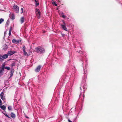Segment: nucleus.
<instances>
[{"mask_svg": "<svg viewBox=\"0 0 122 122\" xmlns=\"http://www.w3.org/2000/svg\"><path fill=\"white\" fill-rule=\"evenodd\" d=\"M36 5V6H38L39 5V3L38 2H36L35 3Z\"/></svg>", "mask_w": 122, "mask_h": 122, "instance_id": "26", "label": "nucleus"}, {"mask_svg": "<svg viewBox=\"0 0 122 122\" xmlns=\"http://www.w3.org/2000/svg\"><path fill=\"white\" fill-rule=\"evenodd\" d=\"M2 104V101L0 98V105H1Z\"/></svg>", "mask_w": 122, "mask_h": 122, "instance_id": "30", "label": "nucleus"}, {"mask_svg": "<svg viewBox=\"0 0 122 122\" xmlns=\"http://www.w3.org/2000/svg\"><path fill=\"white\" fill-rule=\"evenodd\" d=\"M8 118H10V117L9 116V115H8L7 116Z\"/></svg>", "mask_w": 122, "mask_h": 122, "instance_id": "32", "label": "nucleus"}, {"mask_svg": "<svg viewBox=\"0 0 122 122\" xmlns=\"http://www.w3.org/2000/svg\"><path fill=\"white\" fill-rule=\"evenodd\" d=\"M21 41L20 40H16V43H19Z\"/></svg>", "mask_w": 122, "mask_h": 122, "instance_id": "25", "label": "nucleus"}, {"mask_svg": "<svg viewBox=\"0 0 122 122\" xmlns=\"http://www.w3.org/2000/svg\"><path fill=\"white\" fill-rule=\"evenodd\" d=\"M24 18L23 17H22L20 19L21 24L23 23L24 21Z\"/></svg>", "mask_w": 122, "mask_h": 122, "instance_id": "10", "label": "nucleus"}, {"mask_svg": "<svg viewBox=\"0 0 122 122\" xmlns=\"http://www.w3.org/2000/svg\"><path fill=\"white\" fill-rule=\"evenodd\" d=\"M59 13L60 15L63 18H65L66 17V16L64 15V13L62 12H60Z\"/></svg>", "mask_w": 122, "mask_h": 122, "instance_id": "9", "label": "nucleus"}, {"mask_svg": "<svg viewBox=\"0 0 122 122\" xmlns=\"http://www.w3.org/2000/svg\"><path fill=\"white\" fill-rule=\"evenodd\" d=\"M35 51L39 54H43L45 52V50L42 47L40 46L35 48Z\"/></svg>", "mask_w": 122, "mask_h": 122, "instance_id": "1", "label": "nucleus"}, {"mask_svg": "<svg viewBox=\"0 0 122 122\" xmlns=\"http://www.w3.org/2000/svg\"><path fill=\"white\" fill-rule=\"evenodd\" d=\"M11 19L12 20H14L15 18V16L14 14H12L11 17Z\"/></svg>", "mask_w": 122, "mask_h": 122, "instance_id": "15", "label": "nucleus"}, {"mask_svg": "<svg viewBox=\"0 0 122 122\" xmlns=\"http://www.w3.org/2000/svg\"><path fill=\"white\" fill-rule=\"evenodd\" d=\"M36 15L38 18H40L41 17V12L39 10L36 9Z\"/></svg>", "mask_w": 122, "mask_h": 122, "instance_id": "3", "label": "nucleus"}, {"mask_svg": "<svg viewBox=\"0 0 122 122\" xmlns=\"http://www.w3.org/2000/svg\"><path fill=\"white\" fill-rule=\"evenodd\" d=\"M81 52H82V51H79V52L80 53H81Z\"/></svg>", "mask_w": 122, "mask_h": 122, "instance_id": "34", "label": "nucleus"}, {"mask_svg": "<svg viewBox=\"0 0 122 122\" xmlns=\"http://www.w3.org/2000/svg\"><path fill=\"white\" fill-rule=\"evenodd\" d=\"M4 68L0 69V77L3 74V73L4 71Z\"/></svg>", "mask_w": 122, "mask_h": 122, "instance_id": "8", "label": "nucleus"}, {"mask_svg": "<svg viewBox=\"0 0 122 122\" xmlns=\"http://www.w3.org/2000/svg\"><path fill=\"white\" fill-rule=\"evenodd\" d=\"M15 65V63H13L11 65V66L12 67L13 66H14Z\"/></svg>", "mask_w": 122, "mask_h": 122, "instance_id": "29", "label": "nucleus"}, {"mask_svg": "<svg viewBox=\"0 0 122 122\" xmlns=\"http://www.w3.org/2000/svg\"><path fill=\"white\" fill-rule=\"evenodd\" d=\"M14 72V70L13 69H12L11 70V74H10V76H12L13 75V73Z\"/></svg>", "mask_w": 122, "mask_h": 122, "instance_id": "14", "label": "nucleus"}, {"mask_svg": "<svg viewBox=\"0 0 122 122\" xmlns=\"http://www.w3.org/2000/svg\"><path fill=\"white\" fill-rule=\"evenodd\" d=\"M7 23H6V24L7 25Z\"/></svg>", "mask_w": 122, "mask_h": 122, "instance_id": "39", "label": "nucleus"}, {"mask_svg": "<svg viewBox=\"0 0 122 122\" xmlns=\"http://www.w3.org/2000/svg\"><path fill=\"white\" fill-rule=\"evenodd\" d=\"M8 56V55L7 54H5L2 56L0 54V61H3L4 59L7 58Z\"/></svg>", "mask_w": 122, "mask_h": 122, "instance_id": "2", "label": "nucleus"}, {"mask_svg": "<svg viewBox=\"0 0 122 122\" xmlns=\"http://www.w3.org/2000/svg\"><path fill=\"white\" fill-rule=\"evenodd\" d=\"M11 27H10V29H9V36H10L11 35Z\"/></svg>", "mask_w": 122, "mask_h": 122, "instance_id": "17", "label": "nucleus"}, {"mask_svg": "<svg viewBox=\"0 0 122 122\" xmlns=\"http://www.w3.org/2000/svg\"><path fill=\"white\" fill-rule=\"evenodd\" d=\"M15 53V52L14 51H8V54L10 56L13 55Z\"/></svg>", "mask_w": 122, "mask_h": 122, "instance_id": "7", "label": "nucleus"}, {"mask_svg": "<svg viewBox=\"0 0 122 122\" xmlns=\"http://www.w3.org/2000/svg\"><path fill=\"white\" fill-rule=\"evenodd\" d=\"M4 21V20L2 18H1L0 19V24H1L2 22Z\"/></svg>", "mask_w": 122, "mask_h": 122, "instance_id": "20", "label": "nucleus"}, {"mask_svg": "<svg viewBox=\"0 0 122 122\" xmlns=\"http://www.w3.org/2000/svg\"><path fill=\"white\" fill-rule=\"evenodd\" d=\"M8 110H12V107L10 106H9L8 107Z\"/></svg>", "mask_w": 122, "mask_h": 122, "instance_id": "18", "label": "nucleus"}, {"mask_svg": "<svg viewBox=\"0 0 122 122\" xmlns=\"http://www.w3.org/2000/svg\"><path fill=\"white\" fill-rule=\"evenodd\" d=\"M0 108L4 110H5L6 109V107L4 105L1 106V105H0Z\"/></svg>", "mask_w": 122, "mask_h": 122, "instance_id": "12", "label": "nucleus"}, {"mask_svg": "<svg viewBox=\"0 0 122 122\" xmlns=\"http://www.w3.org/2000/svg\"><path fill=\"white\" fill-rule=\"evenodd\" d=\"M52 4L56 6L57 5L56 4V2L55 1H53L52 2Z\"/></svg>", "mask_w": 122, "mask_h": 122, "instance_id": "19", "label": "nucleus"}, {"mask_svg": "<svg viewBox=\"0 0 122 122\" xmlns=\"http://www.w3.org/2000/svg\"><path fill=\"white\" fill-rule=\"evenodd\" d=\"M35 1L36 2H37V1L36 0H35Z\"/></svg>", "mask_w": 122, "mask_h": 122, "instance_id": "35", "label": "nucleus"}, {"mask_svg": "<svg viewBox=\"0 0 122 122\" xmlns=\"http://www.w3.org/2000/svg\"><path fill=\"white\" fill-rule=\"evenodd\" d=\"M3 113L5 116H6V117L8 115L6 114L5 113Z\"/></svg>", "mask_w": 122, "mask_h": 122, "instance_id": "31", "label": "nucleus"}, {"mask_svg": "<svg viewBox=\"0 0 122 122\" xmlns=\"http://www.w3.org/2000/svg\"><path fill=\"white\" fill-rule=\"evenodd\" d=\"M68 121L69 122H72L71 121V120H70L69 119H68Z\"/></svg>", "mask_w": 122, "mask_h": 122, "instance_id": "33", "label": "nucleus"}, {"mask_svg": "<svg viewBox=\"0 0 122 122\" xmlns=\"http://www.w3.org/2000/svg\"><path fill=\"white\" fill-rule=\"evenodd\" d=\"M14 9L15 10L16 13H18L19 12V8L18 6L16 5H15L13 7Z\"/></svg>", "mask_w": 122, "mask_h": 122, "instance_id": "4", "label": "nucleus"}, {"mask_svg": "<svg viewBox=\"0 0 122 122\" xmlns=\"http://www.w3.org/2000/svg\"><path fill=\"white\" fill-rule=\"evenodd\" d=\"M83 97H84V94H83Z\"/></svg>", "mask_w": 122, "mask_h": 122, "instance_id": "37", "label": "nucleus"}, {"mask_svg": "<svg viewBox=\"0 0 122 122\" xmlns=\"http://www.w3.org/2000/svg\"><path fill=\"white\" fill-rule=\"evenodd\" d=\"M5 68L7 69L8 70H10V68L9 67L6 66L5 67Z\"/></svg>", "mask_w": 122, "mask_h": 122, "instance_id": "22", "label": "nucleus"}, {"mask_svg": "<svg viewBox=\"0 0 122 122\" xmlns=\"http://www.w3.org/2000/svg\"><path fill=\"white\" fill-rule=\"evenodd\" d=\"M8 47L6 45H5L3 46V50H6L7 49Z\"/></svg>", "mask_w": 122, "mask_h": 122, "instance_id": "13", "label": "nucleus"}, {"mask_svg": "<svg viewBox=\"0 0 122 122\" xmlns=\"http://www.w3.org/2000/svg\"><path fill=\"white\" fill-rule=\"evenodd\" d=\"M11 117L13 118H15V115L12 112L11 113Z\"/></svg>", "mask_w": 122, "mask_h": 122, "instance_id": "11", "label": "nucleus"}, {"mask_svg": "<svg viewBox=\"0 0 122 122\" xmlns=\"http://www.w3.org/2000/svg\"><path fill=\"white\" fill-rule=\"evenodd\" d=\"M80 89H81V87H80Z\"/></svg>", "mask_w": 122, "mask_h": 122, "instance_id": "38", "label": "nucleus"}, {"mask_svg": "<svg viewBox=\"0 0 122 122\" xmlns=\"http://www.w3.org/2000/svg\"><path fill=\"white\" fill-rule=\"evenodd\" d=\"M4 95V93L3 92H2L0 94V97H2Z\"/></svg>", "mask_w": 122, "mask_h": 122, "instance_id": "21", "label": "nucleus"}, {"mask_svg": "<svg viewBox=\"0 0 122 122\" xmlns=\"http://www.w3.org/2000/svg\"><path fill=\"white\" fill-rule=\"evenodd\" d=\"M24 48L25 49V46H24L23 47V49Z\"/></svg>", "mask_w": 122, "mask_h": 122, "instance_id": "36", "label": "nucleus"}, {"mask_svg": "<svg viewBox=\"0 0 122 122\" xmlns=\"http://www.w3.org/2000/svg\"><path fill=\"white\" fill-rule=\"evenodd\" d=\"M62 22L63 23V24L62 25H61V26L62 27V28L64 30L67 31V29L65 25V23L64 22V20L62 21Z\"/></svg>", "mask_w": 122, "mask_h": 122, "instance_id": "5", "label": "nucleus"}, {"mask_svg": "<svg viewBox=\"0 0 122 122\" xmlns=\"http://www.w3.org/2000/svg\"><path fill=\"white\" fill-rule=\"evenodd\" d=\"M21 12H20L21 14H22L23 12V8H21Z\"/></svg>", "mask_w": 122, "mask_h": 122, "instance_id": "24", "label": "nucleus"}, {"mask_svg": "<svg viewBox=\"0 0 122 122\" xmlns=\"http://www.w3.org/2000/svg\"><path fill=\"white\" fill-rule=\"evenodd\" d=\"M12 42L13 43H16V40L15 39H14L12 40Z\"/></svg>", "mask_w": 122, "mask_h": 122, "instance_id": "23", "label": "nucleus"}, {"mask_svg": "<svg viewBox=\"0 0 122 122\" xmlns=\"http://www.w3.org/2000/svg\"><path fill=\"white\" fill-rule=\"evenodd\" d=\"M1 99H2L3 100H5V97H3V96L2 97H1Z\"/></svg>", "mask_w": 122, "mask_h": 122, "instance_id": "28", "label": "nucleus"}, {"mask_svg": "<svg viewBox=\"0 0 122 122\" xmlns=\"http://www.w3.org/2000/svg\"><path fill=\"white\" fill-rule=\"evenodd\" d=\"M41 67V66L40 65L38 66L35 70V71L36 72H39L40 71Z\"/></svg>", "mask_w": 122, "mask_h": 122, "instance_id": "6", "label": "nucleus"}, {"mask_svg": "<svg viewBox=\"0 0 122 122\" xmlns=\"http://www.w3.org/2000/svg\"><path fill=\"white\" fill-rule=\"evenodd\" d=\"M23 51L24 52V53L25 55H27V53L25 51V49H23Z\"/></svg>", "mask_w": 122, "mask_h": 122, "instance_id": "16", "label": "nucleus"}, {"mask_svg": "<svg viewBox=\"0 0 122 122\" xmlns=\"http://www.w3.org/2000/svg\"><path fill=\"white\" fill-rule=\"evenodd\" d=\"M85 85H84V86L83 87V88L84 89V90H83V91H84V92L83 93H84L85 92Z\"/></svg>", "mask_w": 122, "mask_h": 122, "instance_id": "27", "label": "nucleus"}]
</instances>
